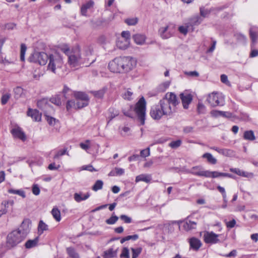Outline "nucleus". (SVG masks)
Returning a JSON list of instances; mask_svg holds the SVG:
<instances>
[{
    "label": "nucleus",
    "instance_id": "7",
    "mask_svg": "<svg viewBox=\"0 0 258 258\" xmlns=\"http://www.w3.org/2000/svg\"><path fill=\"white\" fill-rule=\"evenodd\" d=\"M175 31V25L169 22L160 27L158 30V34L162 39H167L172 37Z\"/></svg>",
    "mask_w": 258,
    "mask_h": 258
},
{
    "label": "nucleus",
    "instance_id": "1",
    "mask_svg": "<svg viewBox=\"0 0 258 258\" xmlns=\"http://www.w3.org/2000/svg\"><path fill=\"white\" fill-rule=\"evenodd\" d=\"M178 104L177 97L173 93H167L158 105L151 107L150 115L154 119L159 120L163 115L170 116L175 112V107Z\"/></svg>",
    "mask_w": 258,
    "mask_h": 258
},
{
    "label": "nucleus",
    "instance_id": "10",
    "mask_svg": "<svg viewBox=\"0 0 258 258\" xmlns=\"http://www.w3.org/2000/svg\"><path fill=\"white\" fill-rule=\"evenodd\" d=\"M207 101L212 107L223 106L225 104L224 97L222 94L213 93L209 94Z\"/></svg>",
    "mask_w": 258,
    "mask_h": 258
},
{
    "label": "nucleus",
    "instance_id": "46",
    "mask_svg": "<svg viewBox=\"0 0 258 258\" xmlns=\"http://www.w3.org/2000/svg\"><path fill=\"white\" fill-rule=\"evenodd\" d=\"M125 23L130 26H134L137 24L138 19L137 18H127L124 20Z\"/></svg>",
    "mask_w": 258,
    "mask_h": 258
},
{
    "label": "nucleus",
    "instance_id": "41",
    "mask_svg": "<svg viewBox=\"0 0 258 258\" xmlns=\"http://www.w3.org/2000/svg\"><path fill=\"white\" fill-rule=\"evenodd\" d=\"M103 185V182L101 180H97L94 185L92 186V190L96 191L98 190L101 189L102 188Z\"/></svg>",
    "mask_w": 258,
    "mask_h": 258
},
{
    "label": "nucleus",
    "instance_id": "2",
    "mask_svg": "<svg viewBox=\"0 0 258 258\" xmlns=\"http://www.w3.org/2000/svg\"><path fill=\"white\" fill-rule=\"evenodd\" d=\"M136 64V60L132 57H117L109 62L108 68L114 73H125L132 71Z\"/></svg>",
    "mask_w": 258,
    "mask_h": 258
},
{
    "label": "nucleus",
    "instance_id": "12",
    "mask_svg": "<svg viewBox=\"0 0 258 258\" xmlns=\"http://www.w3.org/2000/svg\"><path fill=\"white\" fill-rule=\"evenodd\" d=\"M74 96L76 100H81L82 102V104L78 103V108H82L88 105L89 99L86 94L82 92H78L75 93Z\"/></svg>",
    "mask_w": 258,
    "mask_h": 258
},
{
    "label": "nucleus",
    "instance_id": "55",
    "mask_svg": "<svg viewBox=\"0 0 258 258\" xmlns=\"http://www.w3.org/2000/svg\"><path fill=\"white\" fill-rule=\"evenodd\" d=\"M150 152L149 148H147L146 149L142 150L140 152V155L143 157H148L150 155Z\"/></svg>",
    "mask_w": 258,
    "mask_h": 258
},
{
    "label": "nucleus",
    "instance_id": "4",
    "mask_svg": "<svg viewBox=\"0 0 258 258\" xmlns=\"http://www.w3.org/2000/svg\"><path fill=\"white\" fill-rule=\"evenodd\" d=\"M68 64L71 68H78L82 64L88 63L89 57H83L81 56L80 50L78 48H75L72 53L69 55Z\"/></svg>",
    "mask_w": 258,
    "mask_h": 258
},
{
    "label": "nucleus",
    "instance_id": "57",
    "mask_svg": "<svg viewBox=\"0 0 258 258\" xmlns=\"http://www.w3.org/2000/svg\"><path fill=\"white\" fill-rule=\"evenodd\" d=\"M235 36L236 37L237 39L245 43L246 41V37L243 34L241 33H237L235 35Z\"/></svg>",
    "mask_w": 258,
    "mask_h": 258
},
{
    "label": "nucleus",
    "instance_id": "44",
    "mask_svg": "<svg viewBox=\"0 0 258 258\" xmlns=\"http://www.w3.org/2000/svg\"><path fill=\"white\" fill-rule=\"evenodd\" d=\"M132 258H137L141 253L142 248L141 247L132 248Z\"/></svg>",
    "mask_w": 258,
    "mask_h": 258
},
{
    "label": "nucleus",
    "instance_id": "17",
    "mask_svg": "<svg viewBox=\"0 0 258 258\" xmlns=\"http://www.w3.org/2000/svg\"><path fill=\"white\" fill-rule=\"evenodd\" d=\"M197 174L201 175H204V177H205L217 178L222 176V172L206 170L204 172H201Z\"/></svg>",
    "mask_w": 258,
    "mask_h": 258
},
{
    "label": "nucleus",
    "instance_id": "24",
    "mask_svg": "<svg viewBox=\"0 0 258 258\" xmlns=\"http://www.w3.org/2000/svg\"><path fill=\"white\" fill-rule=\"evenodd\" d=\"M135 42L138 45H143L145 43L146 37L145 35L137 34L133 36Z\"/></svg>",
    "mask_w": 258,
    "mask_h": 258
},
{
    "label": "nucleus",
    "instance_id": "62",
    "mask_svg": "<svg viewBox=\"0 0 258 258\" xmlns=\"http://www.w3.org/2000/svg\"><path fill=\"white\" fill-rule=\"evenodd\" d=\"M188 26H181L178 28V31L180 33L186 35L187 33Z\"/></svg>",
    "mask_w": 258,
    "mask_h": 258
},
{
    "label": "nucleus",
    "instance_id": "29",
    "mask_svg": "<svg viewBox=\"0 0 258 258\" xmlns=\"http://www.w3.org/2000/svg\"><path fill=\"white\" fill-rule=\"evenodd\" d=\"M124 173V170L121 168L115 167L114 170L111 171L108 174L109 176H120Z\"/></svg>",
    "mask_w": 258,
    "mask_h": 258
},
{
    "label": "nucleus",
    "instance_id": "52",
    "mask_svg": "<svg viewBox=\"0 0 258 258\" xmlns=\"http://www.w3.org/2000/svg\"><path fill=\"white\" fill-rule=\"evenodd\" d=\"M181 144V141L180 140H178L175 141L171 142L169 146L172 148H177L179 147Z\"/></svg>",
    "mask_w": 258,
    "mask_h": 258
},
{
    "label": "nucleus",
    "instance_id": "47",
    "mask_svg": "<svg viewBox=\"0 0 258 258\" xmlns=\"http://www.w3.org/2000/svg\"><path fill=\"white\" fill-rule=\"evenodd\" d=\"M27 47L24 44L21 45V50H20V59L22 61L25 60V54L26 51Z\"/></svg>",
    "mask_w": 258,
    "mask_h": 258
},
{
    "label": "nucleus",
    "instance_id": "37",
    "mask_svg": "<svg viewBox=\"0 0 258 258\" xmlns=\"http://www.w3.org/2000/svg\"><path fill=\"white\" fill-rule=\"evenodd\" d=\"M51 214L53 218L57 222L61 220L60 212L57 208H53L51 211Z\"/></svg>",
    "mask_w": 258,
    "mask_h": 258
},
{
    "label": "nucleus",
    "instance_id": "6",
    "mask_svg": "<svg viewBox=\"0 0 258 258\" xmlns=\"http://www.w3.org/2000/svg\"><path fill=\"white\" fill-rule=\"evenodd\" d=\"M37 106L40 109L43 111L48 123L51 125H54L56 119L53 117L49 116L48 115V114H50L53 111V109L52 107L48 103L47 100L43 99L38 101Z\"/></svg>",
    "mask_w": 258,
    "mask_h": 258
},
{
    "label": "nucleus",
    "instance_id": "13",
    "mask_svg": "<svg viewBox=\"0 0 258 258\" xmlns=\"http://www.w3.org/2000/svg\"><path fill=\"white\" fill-rule=\"evenodd\" d=\"M180 96L183 108L185 109L188 108V105L190 103L192 99L191 95L186 93H181Z\"/></svg>",
    "mask_w": 258,
    "mask_h": 258
},
{
    "label": "nucleus",
    "instance_id": "30",
    "mask_svg": "<svg viewBox=\"0 0 258 258\" xmlns=\"http://www.w3.org/2000/svg\"><path fill=\"white\" fill-rule=\"evenodd\" d=\"M202 157L206 159L209 163L212 164H215L217 162V159L211 154L209 153L204 154L202 155Z\"/></svg>",
    "mask_w": 258,
    "mask_h": 258
},
{
    "label": "nucleus",
    "instance_id": "39",
    "mask_svg": "<svg viewBox=\"0 0 258 258\" xmlns=\"http://www.w3.org/2000/svg\"><path fill=\"white\" fill-rule=\"evenodd\" d=\"M237 174L239 176H242V177H247V178H251L253 177V176H254V174L253 173L244 171L243 170H240V169L238 171V173Z\"/></svg>",
    "mask_w": 258,
    "mask_h": 258
},
{
    "label": "nucleus",
    "instance_id": "11",
    "mask_svg": "<svg viewBox=\"0 0 258 258\" xmlns=\"http://www.w3.org/2000/svg\"><path fill=\"white\" fill-rule=\"evenodd\" d=\"M221 236L220 234H217L214 232L211 231H206L204 234V241L206 243L216 244L220 242L219 237Z\"/></svg>",
    "mask_w": 258,
    "mask_h": 258
},
{
    "label": "nucleus",
    "instance_id": "33",
    "mask_svg": "<svg viewBox=\"0 0 258 258\" xmlns=\"http://www.w3.org/2000/svg\"><path fill=\"white\" fill-rule=\"evenodd\" d=\"M48 229V225L46 224L43 221L40 220L39 221L38 226V233L41 235L44 231H46Z\"/></svg>",
    "mask_w": 258,
    "mask_h": 258
},
{
    "label": "nucleus",
    "instance_id": "3",
    "mask_svg": "<svg viewBox=\"0 0 258 258\" xmlns=\"http://www.w3.org/2000/svg\"><path fill=\"white\" fill-rule=\"evenodd\" d=\"M29 230V226L23 222L20 228L9 233L7 238V245L13 247L22 242L26 237Z\"/></svg>",
    "mask_w": 258,
    "mask_h": 258
},
{
    "label": "nucleus",
    "instance_id": "26",
    "mask_svg": "<svg viewBox=\"0 0 258 258\" xmlns=\"http://www.w3.org/2000/svg\"><path fill=\"white\" fill-rule=\"evenodd\" d=\"M190 247L197 250L201 246L202 243L201 241L196 238H191L189 241Z\"/></svg>",
    "mask_w": 258,
    "mask_h": 258
},
{
    "label": "nucleus",
    "instance_id": "8",
    "mask_svg": "<svg viewBox=\"0 0 258 258\" xmlns=\"http://www.w3.org/2000/svg\"><path fill=\"white\" fill-rule=\"evenodd\" d=\"M135 111L140 121L141 124L143 125L145 123L146 114V101L142 97L137 103Z\"/></svg>",
    "mask_w": 258,
    "mask_h": 258
},
{
    "label": "nucleus",
    "instance_id": "63",
    "mask_svg": "<svg viewBox=\"0 0 258 258\" xmlns=\"http://www.w3.org/2000/svg\"><path fill=\"white\" fill-rule=\"evenodd\" d=\"M32 192L34 195L37 196L40 194V189L39 186L35 184L32 187Z\"/></svg>",
    "mask_w": 258,
    "mask_h": 258
},
{
    "label": "nucleus",
    "instance_id": "28",
    "mask_svg": "<svg viewBox=\"0 0 258 258\" xmlns=\"http://www.w3.org/2000/svg\"><path fill=\"white\" fill-rule=\"evenodd\" d=\"M196 222L189 220L183 223V227L185 230L188 231L196 228Z\"/></svg>",
    "mask_w": 258,
    "mask_h": 258
},
{
    "label": "nucleus",
    "instance_id": "45",
    "mask_svg": "<svg viewBox=\"0 0 258 258\" xmlns=\"http://www.w3.org/2000/svg\"><path fill=\"white\" fill-rule=\"evenodd\" d=\"M202 20L199 16H196L190 19V24L191 26H197L201 24Z\"/></svg>",
    "mask_w": 258,
    "mask_h": 258
},
{
    "label": "nucleus",
    "instance_id": "20",
    "mask_svg": "<svg viewBox=\"0 0 258 258\" xmlns=\"http://www.w3.org/2000/svg\"><path fill=\"white\" fill-rule=\"evenodd\" d=\"M94 3L93 1H89L86 4L83 5L81 8V14L82 15L87 16V11L92 8L94 6Z\"/></svg>",
    "mask_w": 258,
    "mask_h": 258
},
{
    "label": "nucleus",
    "instance_id": "15",
    "mask_svg": "<svg viewBox=\"0 0 258 258\" xmlns=\"http://www.w3.org/2000/svg\"><path fill=\"white\" fill-rule=\"evenodd\" d=\"M11 133L14 137L17 138L22 141L26 140V136L25 133L22 131V129L20 127H16L13 128L11 131Z\"/></svg>",
    "mask_w": 258,
    "mask_h": 258
},
{
    "label": "nucleus",
    "instance_id": "64",
    "mask_svg": "<svg viewBox=\"0 0 258 258\" xmlns=\"http://www.w3.org/2000/svg\"><path fill=\"white\" fill-rule=\"evenodd\" d=\"M217 188L219 191L222 194L223 198L225 200V199L226 198V194L225 188L220 185H218Z\"/></svg>",
    "mask_w": 258,
    "mask_h": 258
},
{
    "label": "nucleus",
    "instance_id": "32",
    "mask_svg": "<svg viewBox=\"0 0 258 258\" xmlns=\"http://www.w3.org/2000/svg\"><path fill=\"white\" fill-rule=\"evenodd\" d=\"M67 252L71 258H80L79 254L73 247H68L67 248Z\"/></svg>",
    "mask_w": 258,
    "mask_h": 258
},
{
    "label": "nucleus",
    "instance_id": "36",
    "mask_svg": "<svg viewBox=\"0 0 258 258\" xmlns=\"http://www.w3.org/2000/svg\"><path fill=\"white\" fill-rule=\"evenodd\" d=\"M38 242V237L33 240H29L25 243V247L27 248H31L37 245Z\"/></svg>",
    "mask_w": 258,
    "mask_h": 258
},
{
    "label": "nucleus",
    "instance_id": "54",
    "mask_svg": "<svg viewBox=\"0 0 258 258\" xmlns=\"http://www.w3.org/2000/svg\"><path fill=\"white\" fill-rule=\"evenodd\" d=\"M120 38H123L125 40L130 41V33L128 31H122L121 34Z\"/></svg>",
    "mask_w": 258,
    "mask_h": 258
},
{
    "label": "nucleus",
    "instance_id": "43",
    "mask_svg": "<svg viewBox=\"0 0 258 258\" xmlns=\"http://www.w3.org/2000/svg\"><path fill=\"white\" fill-rule=\"evenodd\" d=\"M109 115L108 117V122L109 121H110L115 116H117L119 114L118 111L114 108H110L109 109Z\"/></svg>",
    "mask_w": 258,
    "mask_h": 258
},
{
    "label": "nucleus",
    "instance_id": "59",
    "mask_svg": "<svg viewBox=\"0 0 258 258\" xmlns=\"http://www.w3.org/2000/svg\"><path fill=\"white\" fill-rule=\"evenodd\" d=\"M184 74L187 76L192 77H198L199 76V73L197 71L185 72Z\"/></svg>",
    "mask_w": 258,
    "mask_h": 258
},
{
    "label": "nucleus",
    "instance_id": "34",
    "mask_svg": "<svg viewBox=\"0 0 258 258\" xmlns=\"http://www.w3.org/2000/svg\"><path fill=\"white\" fill-rule=\"evenodd\" d=\"M243 138L246 140L253 141L255 138L254 133L252 131H247L244 132L243 134Z\"/></svg>",
    "mask_w": 258,
    "mask_h": 258
},
{
    "label": "nucleus",
    "instance_id": "38",
    "mask_svg": "<svg viewBox=\"0 0 258 258\" xmlns=\"http://www.w3.org/2000/svg\"><path fill=\"white\" fill-rule=\"evenodd\" d=\"M60 50L68 56L69 55L72 53L73 50L74 49H70L69 46L67 44H63L60 47Z\"/></svg>",
    "mask_w": 258,
    "mask_h": 258
},
{
    "label": "nucleus",
    "instance_id": "25",
    "mask_svg": "<svg viewBox=\"0 0 258 258\" xmlns=\"http://www.w3.org/2000/svg\"><path fill=\"white\" fill-rule=\"evenodd\" d=\"M152 179L151 175L150 174H142L138 175L136 177V182L144 181L146 183H149Z\"/></svg>",
    "mask_w": 258,
    "mask_h": 258
},
{
    "label": "nucleus",
    "instance_id": "18",
    "mask_svg": "<svg viewBox=\"0 0 258 258\" xmlns=\"http://www.w3.org/2000/svg\"><path fill=\"white\" fill-rule=\"evenodd\" d=\"M210 113L212 116L215 117L223 116L226 118H230L232 116V113L230 112L218 111L216 110H212Z\"/></svg>",
    "mask_w": 258,
    "mask_h": 258
},
{
    "label": "nucleus",
    "instance_id": "61",
    "mask_svg": "<svg viewBox=\"0 0 258 258\" xmlns=\"http://www.w3.org/2000/svg\"><path fill=\"white\" fill-rule=\"evenodd\" d=\"M75 107L76 108V105L75 101L73 100H69L67 103V109L68 110H70L72 107Z\"/></svg>",
    "mask_w": 258,
    "mask_h": 258
},
{
    "label": "nucleus",
    "instance_id": "53",
    "mask_svg": "<svg viewBox=\"0 0 258 258\" xmlns=\"http://www.w3.org/2000/svg\"><path fill=\"white\" fill-rule=\"evenodd\" d=\"M249 35L252 43H254L257 40V35L255 32H253L251 30L249 31Z\"/></svg>",
    "mask_w": 258,
    "mask_h": 258
},
{
    "label": "nucleus",
    "instance_id": "49",
    "mask_svg": "<svg viewBox=\"0 0 258 258\" xmlns=\"http://www.w3.org/2000/svg\"><path fill=\"white\" fill-rule=\"evenodd\" d=\"M84 50L87 56L91 55L93 50V46L91 45H87L84 47Z\"/></svg>",
    "mask_w": 258,
    "mask_h": 258
},
{
    "label": "nucleus",
    "instance_id": "31",
    "mask_svg": "<svg viewBox=\"0 0 258 258\" xmlns=\"http://www.w3.org/2000/svg\"><path fill=\"white\" fill-rule=\"evenodd\" d=\"M8 192L9 194L19 195L23 198H25L26 197L25 192L22 189H14L13 188H10L8 189Z\"/></svg>",
    "mask_w": 258,
    "mask_h": 258
},
{
    "label": "nucleus",
    "instance_id": "23",
    "mask_svg": "<svg viewBox=\"0 0 258 258\" xmlns=\"http://www.w3.org/2000/svg\"><path fill=\"white\" fill-rule=\"evenodd\" d=\"M64 98H66V97L63 96V95L58 94L54 97H51L50 99V101L52 103L57 106H59L61 104L62 101H64Z\"/></svg>",
    "mask_w": 258,
    "mask_h": 258
},
{
    "label": "nucleus",
    "instance_id": "40",
    "mask_svg": "<svg viewBox=\"0 0 258 258\" xmlns=\"http://www.w3.org/2000/svg\"><path fill=\"white\" fill-rule=\"evenodd\" d=\"M206 170H202V167L200 166H195L191 168L190 173L195 175L204 176V175H199L197 173H200L201 172H204Z\"/></svg>",
    "mask_w": 258,
    "mask_h": 258
},
{
    "label": "nucleus",
    "instance_id": "51",
    "mask_svg": "<svg viewBox=\"0 0 258 258\" xmlns=\"http://www.w3.org/2000/svg\"><path fill=\"white\" fill-rule=\"evenodd\" d=\"M118 219V217L117 216L112 215L110 218L106 220V223L110 225L114 224L116 222Z\"/></svg>",
    "mask_w": 258,
    "mask_h": 258
},
{
    "label": "nucleus",
    "instance_id": "22",
    "mask_svg": "<svg viewBox=\"0 0 258 258\" xmlns=\"http://www.w3.org/2000/svg\"><path fill=\"white\" fill-rule=\"evenodd\" d=\"M130 44V41L124 39L123 38L119 37L116 41L117 46L121 49H126Z\"/></svg>",
    "mask_w": 258,
    "mask_h": 258
},
{
    "label": "nucleus",
    "instance_id": "42",
    "mask_svg": "<svg viewBox=\"0 0 258 258\" xmlns=\"http://www.w3.org/2000/svg\"><path fill=\"white\" fill-rule=\"evenodd\" d=\"M133 96V92L132 91L131 89H128L125 91L124 93L122 94V97L124 99H126L128 100H132Z\"/></svg>",
    "mask_w": 258,
    "mask_h": 258
},
{
    "label": "nucleus",
    "instance_id": "19",
    "mask_svg": "<svg viewBox=\"0 0 258 258\" xmlns=\"http://www.w3.org/2000/svg\"><path fill=\"white\" fill-rule=\"evenodd\" d=\"M27 115L36 121L41 120V115L36 109H29L27 111Z\"/></svg>",
    "mask_w": 258,
    "mask_h": 258
},
{
    "label": "nucleus",
    "instance_id": "27",
    "mask_svg": "<svg viewBox=\"0 0 258 258\" xmlns=\"http://www.w3.org/2000/svg\"><path fill=\"white\" fill-rule=\"evenodd\" d=\"M15 98L18 99L25 96V91L20 87H17L14 89Z\"/></svg>",
    "mask_w": 258,
    "mask_h": 258
},
{
    "label": "nucleus",
    "instance_id": "5",
    "mask_svg": "<svg viewBox=\"0 0 258 258\" xmlns=\"http://www.w3.org/2000/svg\"><path fill=\"white\" fill-rule=\"evenodd\" d=\"M48 61L47 70L54 74L56 73V70L60 69L63 64L61 55L57 51L49 54Z\"/></svg>",
    "mask_w": 258,
    "mask_h": 258
},
{
    "label": "nucleus",
    "instance_id": "60",
    "mask_svg": "<svg viewBox=\"0 0 258 258\" xmlns=\"http://www.w3.org/2000/svg\"><path fill=\"white\" fill-rule=\"evenodd\" d=\"M89 143H90V141L87 140L86 141L85 143H80V146L81 147V148L82 149H83L85 150H87L90 148V146L88 144Z\"/></svg>",
    "mask_w": 258,
    "mask_h": 258
},
{
    "label": "nucleus",
    "instance_id": "56",
    "mask_svg": "<svg viewBox=\"0 0 258 258\" xmlns=\"http://www.w3.org/2000/svg\"><path fill=\"white\" fill-rule=\"evenodd\" d=\"M120 219L124 221L125 223H131L132 222V219L131 218L128 217L126 215H121L120 216Z\"/></svg>",
    "mask_w": 258,
    "mask_h": 258
},
{
    "label": "nucleus",
    "instance_id": "58",
    "mask_svg": "<svg viewBox=\"0 0 258 258\" xmlns=\"http://www.w3.org/2000/svg\"><path fill=\"white\" fill-rule=\"evenodd\" d=\"M67 152V149H64L63 150H59L57 152L55 155L54 156V159L58 158L59 157L64 155Z\"/></svg>",
    "mask_w": 258,
    "mask_h": 258
},
{
    "label": "nucleus",
    "instance_id": "14",
    "mask_svg": "<svg viewBox=\"0 0 258 258\" xmlns=\"http://www.w3.org/2000/svg\"><path fill=\"white\" fill-rule=\"evenodd\" d=\"M210 149L217 151L219 154L225 156L231 157L234 154V152L232 150L228 149H220L216 147H211Z\"/></svg>",
    "mask_w": 258,
    "mask_h": 258
},
{
    "label": "nucleus",
    "instance_id": "48",
    "mask_svg": "<svg viewBox=\"0 0 258 258\" xmlns=\"http://www.w3.org/2000/svg\"><path fill=\"white\" fill-rule=\"evenodd\" d=\"M11 97V95L10 93H7L5 94H3L1 98V103L3 105L6 104L9 100L10 99Z\"/></svg>",
    "mask_w": 258,
    "mask_h": 258
},
{
    "label": "nucleus",
    "instance_id": "9",
    "mask_svg": "<svg viewBox=\"0 0 258 258\" xmlns=\"http://www.w3.org/2000/svg\"><path fill=\"white\" fill-rule=\"evenodd\" d=\"M49 59V54L44 52H34L29 57V60L31 62L37 63L41 66H44L47 63Z\"/></svg>",
    "mask_w": 258,
    "mask_h": 258
},
{
    "label": "nucleus",
    "instance_id": "21",
    "mask_svg": "<svg viewBox=\"0 0 258 258\" xmlns=\"http://www.w3.org/2000/svg\"><path fill=\"white\" fill-rule=\"evenodd\" d=\"M117 248H114L113 247L109 248L108 250L104 252V258H114L116 257Z\"/></svg>",
    "mask_w": 258,
    "mask_h": 258
},
{
    "label": "nucleus",
    "instance_id": "16",
    "mask_svg": "<svg viewBox=\"0 0 258 258\" xmlns=\"http://www.w3.org/2000/svg\"><path fill=\"white\" fill-rule=\"evenodd\" d=\"M90 196L89 192L84 194L82 192H76L74 195V198L76 202L80 203L88 199Z\"/></svg>",
    "mask_w": 258,
    "mask_h": 258
},
{
    "label": "nucleus",
    "instance_id": "35",
    "mask_svg": "<svg viewBox=\"0 0 258 258\" xmlns=\"http://www.w3.org/2000/svg\"><path fill=\"white\" fill-rule=\"evenodd\" d=\"M106 91V88H103L97 91H92L91 93L97 98L101 99L104 96Z\"/></svg>",
    "mask_w": 258,
    "mask_h": 258
},
{
    "label": "nucleus",
    "instance_id": "50",
    "mask_svg": "<svg viewBox=\"0 0 258 258\" xmlns=\"http://www.w3.org/2000/svg\"><path fill=\"white\" fill-rule=\"evenodd\" d=\"M121 258H130L129 250L127 247H123L120 255Z\"/></svg>",
    "mask_w": 258,
    "mask_h": 258
}]
</instances>
